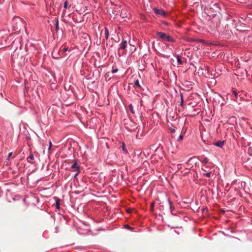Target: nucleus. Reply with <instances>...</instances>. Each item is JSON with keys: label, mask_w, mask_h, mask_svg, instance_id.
<instances>
[{"label": "nucleus", "mask_w": 252, "mask_h": 252, "mask_svg": "<svg viewBox=\"0 0 252 252\" xmlns=\"http://www.w3.org/2000/svg\"><path fill=\"white\" fill-rule=\"evenodd\" d=\"M167 201H168V203L169 207H170V209L171 212H172L173 210V209H174L173 207V205H172V203L169 200V199H168Z\"/></svg>", "instance_id": "nucleus-8"}, {"label": "nucleus", "mask_w": 252, "mask_h": 252, "mask_svg": "<svg viewBox=\"0 0 252 252\" xmlns=\"http://www.w3.org/2000/svg\"><path fill=\"white\" fill-rule=\"evenodd\" d=\"M55 26H56V30L57 31L59 28L58 20H57Z\"/></svg>", "instance_id": "nucleus-15"}, {"label": "nucleus", "mask_w": 252, "mask_h": 252, "mask_svg": "<svg viewBox=\"0 0 252 252\" xmlns=\"http://www.w3.org/2000/svg\"><path fill=\"white\" fill-rule=\"evenodd\" d=\"M127 228H130V226H127Z\"/></svg>", "instance_id": "nucleus-30"}, {"label": "nucleus", "mask_w": 252, "mask_h": 252, "mask_svg": "<svg viewBox=\"0 0 252 252\" xmlns=\"http://www.w3.org/2000/svg\"><path fill=\"white\" fill-rule=\"evenodd\" d=\"M68 50V48L67 47H63L62 50H61V52H63V53L65 52L66 51H67Z\"/></svg>", "instance_id": "nucleus-18"}, {"label": "nucleus", "mask_w": 252, "mask_h": 252, "mask_svg": "<svg viewBox=\"0 0 252 252\" xmlns=\"http://www.w3.org/2000/svg\"><path fill=\"white\" fill-rule=\"evenodd\" d=\"M11 154H12V153H10V154H9V156H11Z\"/></svg>", "instance_id": "nucleus-29"}, {"label": "nucleus", "mask_w": 252, "mask_h": 252, "mask_svg": "<svg viewBox=\"0 0 252 252\" xmlns=\"http://www.w3.org/2000/svg\"><path fill=\"white\" fill-rule=\"evenodd\" d=\"M71 167L73 170V171L79 172V166L78 165L76 160L75 161L74 163L71 165Z\"/></svg>", "instance_id": "nucleus-4"}, {"label": "nucleus", "mask_w": 252, "mask_h": 252, "mask_svg": "<svg viewBox=\"0 0 252 252\" xmlns=\"http://www.w3.org/2000/svg\"><path fill=\"white\" fill-rule=\"evenodd\" d=\"M157 36L160 38L163 41L174 42V39L169 35L161 32H157Z\"/></svg>", "instance_id": "nucleus-1"}, {"label": "nucleus", "mask_w": 252, "mask_h": 252, "mask_svg": "<svg viewBox=\"0 0 252 252\" xmlns=\"http://www.w3.org/2000/svg\"><path fill=\"white\" fill-rule=\"evenodd\" d=\"M105 37L107 39L109 37V31L107 28H105Z\"/></svg>", "instance_id": "nucleus-10"}, {"label": "nucleus", "mask_w": 252, "mask_h": 252, "mask_svg": "<svg viewBox=\"0 0 252 252\" xmlns=\"http://www.w3.org/2000/svg\"><path fill=\"white\" fill-rule=\"evenodd\" d=\"M60 200L59 199H57L56 200V207L57 208H59L60 207Z\"/></svg>", "instance_id": "nucleus-12"}, {"label": "nucleus", "mask_w": 252, "mask_h": 252, "mask_svg": "<svg viewBox=\"0 0 252 252\" xmlns=\"http://www.w3.org/2000/svg\"><path fill=\"white\" fill-rule=\"evenodd\" d=\"M204 175L207 177H210L211 176V172H208L206 173H204Z\"/></svg>", "instance_id": "nucleus-20"}, {"label": "nucleus", "mask_w": 252, "mask_h": 252, "mask_svg": "<svg viewBox=\"0 0 252 252\" xmlns=\"http://www.w3.org/2000/svg\"><path fill=\"white\" fill-rule=\"evenodd\" d=\"M233 94L235 95V96L236 97H237V96L238 93H237V92L236 91H233Z\"/></svg>", "instance_id": "nucleus-23"}, {"label": "nucleus", "mask_w": 252, "mask_h": 252, "mask_svg": "<svg viewBox=\"0 0 252 252\" xmlns=\"http://www.w3.org/2000/svg\"><path fill=\"white\" fill-rule=\"evenodd\" d=\"M122 149L123 150V151L126 153H128V151H127V149L126 148V145L124 143H122Z\"/></svg>", "instance_id": "nucleus-9"}, {"label": "nucleus", "mask_w": 252, "mask_h": 252, "mask_svg": "<svg viewBox=\"0 0 252 252\" xmlns=\"http://www.w3.org/2000/svg\"><path fill=\"white\" fill-rule=\"evenodd\" d=\"M134 85L135 86H136V87H138V88H141V86L139 84V82L138 80H137L135 83H134Z\"/></svg>", "instance_id": "nucleus-13"}, {"label": "nucleus", "mask_w": 252, "mask_h": 252, "mask_svg": "<svg viewBox=\"0 0 252 252\" xmlns=\"http://www.w3.org/2000/svg\"><path fill=\"white\" fill-rule=\"evenodd\" d=\"M68 2L67 1H65L64 3H63V7L66 9L68 8Z\"/></svg>", "instance_id": "nucleus-17"}, {"label": "nucleus", "mask_w": 252, "mask_h": 252, "mask_svg": "<svg viewBox=\"0 0 252 252\" xmlns=\"http://www.w3.org/2000/svg\"><path fill=\"white\" fill-rule=\"evenodd\" d=\"M127 46V42L126 40H123L121 44L120 48L122 49H125Z\"/></svg>", "instance_id": "nucleus-6"}, {"label": "nucleus", "mask_w": 252, "mask_h": 252, "mask_svg": "<svg viewBox=\"0 0 252 252\" xmlns=\"http://www.w3.org/2000/svg\"><path fill=\"white\" fill-rule=\"evenodd\" d=\"M79 172L77 171V173H76L74 175V178H75L79 174Z\"/></svg>", "instance_id": "nucleus-28"}, {"label": "nucleus", "mask_w": 252, "mask_h": 252, "mask_svg": "<svg viewBox=\"0 0 252 252\" xmlns=\"http://www.w3.org/2000/svg\"><path fill=\"white\" fill-rule=\"evenodd\" d=\"M177 62L178 63V64L181 65L183 64V62L182 61L181 59L180 58V57H179V55H177Z\"/></svg>", "instance_id": "nucleus-11"}, {"label": "nucleus", "mask_w": 252, "mask_h": 252, "mask_svg": "<svg viewBox=\"0 0 252 252\" xmlns=\"http://www.w3.org/2000/svg\"><path fill=\"white\" fill-rule=\"evenodd\" d=\"M183 138V136L182 135H180L178 138V139H177V141H181V140H182Z\"/></svg>", "instance_id": "nucleus-19"}, {"label": "nucleus", "mask_w": 252, "mask_h": 252, "mask_svg": "<svg viewBox=\"0 0 252 252\" xmlns=\"http://www.w3.org/2000/svg\"><path fill=\"white\" fill-rule=\"evenodd\" d=\"M118 71V69H113L112 70V73H115L117 72Z\"/></svg>", "instance_id": "nucleus-21"}, {"label": "nucleus", "mask_w": 252, "mask_h": 252, "mask_svg": "<svg viewBox=\"0 0 252 252\" xmlns=\"http://www.w3.org/2000/svg\"><path fill=\"white\" fill-rule=\"evenodd\" d=\"M52 147V143L51 141H50V143H49V150H50L51 148Z\"/></svg>", "instance_id": "nucleus-26"}, {"label": "nucleus", "mask_w": 252, "mask_h": 252, "mask_svg": "<svg viewBox=\"0 0 252 252\" xmlns=\"http://www.w3.org/2000/svg\"><path fill=\"white\" fill-rule=\"evenodd\" d=\"M34 156L32 154H31L27 158V160L28 161V162L31 163H33V162H32V160L34 159Z\"/></svg>", "instance_id": "nucleus-7"}, {"label": "nucleus", "mask_w": 252, "mask_h": 252, "mask_svg": "<svg viewBox=\"0 0 252 252\" xmlns=\"http://www.w3.org/2000/svg\"><path fill=\"white\" fill-rule=\"evenodd\" d=\"M181 105H182L183 104V96H182V94H181Z\"/></svg>", "instance_id": "nucleus-24"}, {"label": "nucleus", "mask_w": 252, "mask_h": 252, "mask_svg": "<svg viewBox=\"0 0 252 252\" xmlns=\"http://www.w3.org/2000/svg\"><path fill=\"white\" fill-rule=\"evenodd\" d=\"M154 206V202H152V203H151V208H152V210H153Z\"/></svg>", "instance_id": "nucleus-27"}, {"label": "nucleus", "mask_w": 252, "mask_h": 252, "mask_svg": "<svg viewBox=\"0 0 252 252\" xmlns=\"http://www.w3.org/2000/svg\"><path fill=\"white\" fill-rule=\"evenodd\" d=\"M170 131L171 133H174L175 132V129L174 128H171Z\"/></svg>", "instance_id": "nucleus-25"}, {"label": "nucleus", "mask_w": 252, "mask_h": 252, "mask_svg": "<svg viewBox=\"0 0 252 252\" xmlns=\"http://www.w3.org/2000/svg\"><path fill=\"white\" fill-rule=\"evenodd\" d=\"M203 162L205 163H207L208 162V159L206 158H204Z\"/></svg>", "instance_id": "nucleus-22"}, {"label": "nucleus", "mask_w": 252, "mask_h": 252, "mask_svg": "<svg viewBox=\"0 0 252 252\" xmlns=\"http://www.w3.org/2000/svg\"><path fill=\"white\" fill-rule=\"evenodd\" d=\"M154 10L157 14H158L163 16H165L166 15V12L164 10L162 9H158L157 8H154Z\"/></svg>", "instance_id": "nucleus-3"}, {"label": "nucleus", "mask_w": 252, "mask_h": 252, "mask_svg": "<svg viewBox=\"0 0 252 252\" xmlns=\"http://www.w3.org/2000/svg\"><path fill=\"white\" fill-rule=\"evenodd\" d=\"M129 108L131 111V112L133 114L134 113V110H133V107L132 106V104H129Z\"/></svg>", "instance_id": "nucleus-14"}, {"label": "nucleus", "mask_w": 252, "mask_h": 252, "mask_svg": "<svg viewBox=\"0 0 252 252\" xmlns=\"http://www.w3.org/2000/svg\"><path fill=\"white\" fill-rule=\"evenodd\" d=\"M20 49H16L11 55V58L12 60L17 59L19 57H21V56H19Z\"/></svg>", "instance_id": "nucleus-2"}, {"label": "nucleus", "mask_w": 252, "mask_h": 252, "mask_svg": "<svg viewBox=\"0 0 252 252\" xmlns=\"http://www.w3.org/2000/svg\"><path fill=\"white\" fill-rule=\"evenodd\" d=\"M224 141H219L214 143V145L217 147L222 148L224 144Z\"/></svg>", "instance_id": "nucleus-5"}, {"label": "nucleus", "mask_w": 252, "mask_h": 252, "mask_svg": "<svg viewBox=\"0 0 252 252\" xmlns=\"http://www.w3.org/2000/svg\"><path fill=\"white\" fill-rule=\"evenodd\" d=\"M57 51V50H56L55 49H54L53 52H52V57L53 58H58L59 57H56L55 56H54V54H55V53Z\"/></svg>", "instance_id": "nucleus-16"}, {"label": "nucleus", "mask_w": 252, "mask_h": 252, "mask_svg": "<svg viewBox=\"0 0 252 252\" xmlns=\"http://www.w3.org/2000/svg\"><path fill=\"white\" fill-rule=\"evenodd\" d=\"M127 228H130V226H127Z\"/></svg>", "instance_id": "nucleus-31"}]
</instances>
